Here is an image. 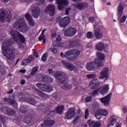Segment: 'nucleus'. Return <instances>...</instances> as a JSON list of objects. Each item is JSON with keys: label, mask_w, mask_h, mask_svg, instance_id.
I'll list each match as a JSON object with an SVG mask.
<instances>
[{"label": "nucleus", "mask_w": 127, "mask_h": 127, "mask_svg": "<svg viewBox=\"0 0 127 127\" xmlns=\"http://www.w3.org/2000/svg\"><path fill=\"white\" fill-rule=\"evenodd\" d=\"M14 28L18 29L21 32H27L30 28L27 26L25 20L22 18L18 19L13 24Z\"/></svg>", "instance_id": "f257e3e1"}, {"label": "nucleus", "mask_w": 127, "mask_h": 127, "mask_svg": "<svg viewBox=\"0 0 127 127\" xmlns=\"http://www.w3.org/2000/svg\"><path fill=\"white\" fill-rule=\"evenodd\" d=\"M104 66V62L100 61L99 60H96L95 61H91L88 63L86 64V69L88 71H91V70H95L98 67H103Z\"/></svg>", "instance_id": "f03ea898"}, {"label": "nucleus", "mask_w": 127, "mask_h": 127, "mask_svg": "<svg viewBox=\"0 0 127 127\" xmlns=\"http://www.w3.org/2000/svg\"><path fill=\"white\" fill-rule=\"evenodd\" d=\"M13 43V38L6 39L2 43V52L10 51V46Z\"/></svg>", "instance_id": "7ed1b4c3"}, {"label": "nucleus", "mask_w": 127, "mask_h": 127, "mask_svg": "<svg viewBox=\"0 0 127 127\" xmlns=\"http://www.w3.org/2000/svg\"><path fill=\"white\" fill-rule=\"evenodd\" d=\"M10 33L11 36L13 37V40L14 39V41H16V42L18 41V39H20V41L23 43H24L25 41V39L24 37L20 33H19V32H17V31L12 30Z\"/></svg>", "instance_id": "20e7f679"}, {"label": "nucleus", "mask_w": 127, "mask_h": 127, "mask_svg": "<svg viewBox=\"0 0 127 127\" xmlns=\"http://www.w3.org/2000/svg\"><path fill=\"white\" fill-rule=\"evenodd\" d=\"M55 77L56 80L62 84L67 81V75H66V73L61 71L58 72L56 75H55Z\"/></svg>", "instance_id": "39448f33"}, {"label": "nucleus", "mask_w": 127, "mask_h": 127, "mask_svg": "<svg viewBox=\"0 0 127 127\" xmlns=\"http://www.w3.org/2000/svg\"><path fill=\"white\" fill-rule=\"evenodd\" d=\"M7 17V22H10L11 20V13L9 10L8 11L4 12V11H2L0 13V20L2 22L5 20V18Z\"/></svg>", "instance_id": "423d86ee"}, {"label": "nucleus", "mask_w": 127, "mask_h": 127, "mask_svg": "<svg viewBox=\"0 0 127 127\" xmlns=\"http://www.w3.org/2000/svg\"><path fill=\"white\" fill-rule=\"evenodd\" d=\"M62 63L63 66L69 71H75V72L78 71V68L70 63L66 62L65 61L62 60Z\"/></svg>", "instance_id": "0eeeda50"}, {"label": "nucleus", "mask_w": 127, "mask_h": 127, "mask_svg": "<svg viewBox=\"0 0 127 127\" xmlns=\"http://www.w3.org/2000/svg\"><path fill=\"white\" fill-rule=\"evenodd\" d=\"M4 56H6L7 59L10 61H13L15 59V55L13 52V50H10V51H4L2 52Z\"/></svg>", "instance_id": "6e6552de"}, {"label": "nucleus", "mask_w": 127, "mask_h": 127, "mask_svg": "<svg viewBox=\"0 0 127 127\" xmlns=\"http://www.w3.org/2000/svg\"><path fill=\"white\" fill-rule=\"evenodd\" d=\"M32 15L35 18H38V16L40 15L41 9L38 6L33 5L31 7Z\"/></svg>", "instance_id": "1a4fd4ad"}, {"label": "nucleus", "mask_w": 127, "mask_h": 127, "mask_svg": "<svg viewBox=\"0 0 127 127\" xmlns=\"http://www.w3.org/2000/svg\"><path fill=\"white\" fill-rule=\"evenodd\" d=\"M112 95H113V93L111 92L107 96L102 98H100V102H101L102 104H104V106H105V107H108V106L110 105V101H111Z\"/></svg>", "instance_id": "9d476101"}, {"label": "nucleus", "mask_w": 127, "mask_h": 127, "mask_svg": "<svg viewBox=\"0 0 127 127\" xmlns=\"http://www.w3.org/2000/svg\"><path fill=\"white\" fill-rule=\"evenodd\" d=\"M0 110H2V112L4 111V113L7 116H14L16 114L15 110L11 108L3 107L0 108Z\"/></svg>", "instance_id": "9b49d317"}, {"label": "nucleus", "mask_w": 127, "mask_h": 127, "mask_svg": "<svg viewBox=\"0 0 127 127\" xmlns=\"http://www.w3.org/2000/svg\"><path fill=\"white\" fill-rule=\"evenodd\" d=\"M70 23V18L66 16L62 18L60 21V26L61 27H66Z\"/></svg>", "instance_id": "f8f14e48"}, {"label": "nucleus", "mask_w": 127, "mask_h": 127, "mask_svg": "<svg viewBox=\"0 0 127 127\" xmlns=\"http://www.w3.org/2000/svg\"><path fill=\"white\" fill-rule=\"evenodd\" d=\"M109 77V68L105 67L101 70V71L100 72V75L99 76V78L100 79H104L106 78V79H108Z\"/></svg>", "instance_id": "ddd939ff"}, {"label": "nucleus", "mask_w": 127, "mask_h": 127, "mask_svg": "<svg viewBox=\"0 0 127 127\" xmlns=\"http://www.w3.org/2000/svg\"><path fill=\"white\" fill-rule=\"evenodd\" d=\"M74 7L77 9H79V10H83L89 7V4L87 2H80L74 4Z\"/></svg>", "instance_id": "4468645a"}, {"label": "nucleus", "mask_w": 127, "mask_h": 127, "mask_svg": "<svg viewBox=\"0 0 127 127\" xmlns=\"http://www.w3.org/2000/svg\"><path fill=\"white\" fill-rule=\"evenodd\" d=\"M108 110L104 109H99L95 113V117L97 119V120H100V118H98V116H104V117H106L108 116Z\"/></svg>", "instance_id": "2eb2a0df"}, {"label": "nucleus", "mask_w": 127, "mask_h": 127, "mask_svg": "<svg viewBox=\"0 0 127 127\" xmlns=\"http://www.w3.org/2000/svg\"><path fill=\"white\" fill-rule=\"evenodd\" d=\"M45 11L50 12V16H53L55 14V6L52 4H49L46 7Z\"/></svg>", "instance_id": "dca6fc26"}, {"label": "nucleus", "mask_w": 127, "mask_h": 127, "mask_svg": "<svg viewBox=\"0 0 127 127\" xmlns=\"http://www.w3.org/2000/svg\"><path fill=\"white\" fill-rule=\"evenodd\" d=\"M75 114H76L75 112V108H70L66 112L65 119H72V118L74 117V116H75Z\"/></svg>", "instance_id": "f3484780"}, {"label": "nucleus", "mask_w": 127, "mask_h": 127, "mask_svg": "<svg viewBox=\"0 0 127 127\" xmlns=\"http://www.w3.org/2000/svg\"><path fill=\"white\" fill-rule=\"evenodd\" d=\"M58 9L60 10H63L65 5H68V0H58Z\"/></svg>", "instance_id": "a211bd4d"}, {"label": "nucleus", "mask_w": 127, "mask_h": 127, "mask_svg": "<svg viewBox=\"0 0 127 127\" xmlns=\"http://www.w3.org/2000/svg\"><path fill=\"white\" fill-rule=\"evenodd\" d=\"M76 32L77 30L75 28L70 27L65 31L64 35L66 36H74V35L76 34Z\"/></svg>", "instance_id": "6ab92c4d"}, {"label": "nucleus", "mask_w": 127, "mask_h": 127, "mask_svg": "<svg viewBox=\"0 0 127 127\" xmlns=\"http://www.w3.org/2000/svg\"><path fill=\"white\" fill-rule=\"evenodd\" d=\"M89 127H101L102 124L101 121H94L92 120H88L87 122Z\"/></svg>", "instance_id": "aec40b11"}, {"label": "nucleus", "mask_w": 127, "mask_h": 127, "mask_svg": "<svg viewBox=\"0 0 127 127\" xmlns=\"http://www.w3.org/2000/svg\"><path fill=\"white\" fill-rule=\"evenodd\" d=\"M100 81L98 79H94L91 81L89 85H91V89L95 90V89H97L100 86Z\"/></svg>", "instance_id": "412c9836"}, {"label": "nucleus", "mask_w": 127, "mask_h": 127, "mask_svg": "<svg viewBox=\"0 0 127 127\" xmlns=\"http://www.w3.org/2000/svg\"><path fill=\"white\" fill-rule=\"evenodd\" d=\"M94 36L97 39H100L103 37V33L101 32V29L96 27V25L94 26Z\"/></svg>", "instance_id": "4be33fe9"}, {"label": "nucleus", "mask_w": 127, "mask_h": 127, "mask_svg": "<svg viewBox=\"0 0 127 127\" xmlns=\"http://www.w3.org/2000/svg\"><path fill=\"white\" fill-rule=\"evenodd\" d=\"M42 81L47 83H52L53 78H51L49 75L43 74L42 75Z\"/></svg>", "instance_id": "5701e85b"}, {"label": "nucleus", "mask_w": 127, "mask_h": 127, "mask_svg": "<svg viewBox=\"0 0 127 127\" xmlns=\"http://www.w3.org/2000/svg\"><path fill=\"white\" fill-rule=\"evenodd\" d=\"M95 47L96 49L98 51H104L105 50V45L102 42H98L96 44Z\"/></svg>", "instance_id": "b1692460"}, {"label": "nucleus", "mask_w": 127, "mask_h": 127, "mask_svg": "<svg viewBox=\"0 0 127 127\" xmlns=\"http://www.w3.org/2000/svg\"><path fill=\"white\" fill-rule=\"evenodd\" d=\"M109 85L108 84L104 85L102 87L101 90L100 91V93L103 96H104V95H106V94H107V93L109 92Z\"/></svg>", "instance_id": "393cba45"}, {"label": "nucleus", "mask_w": 127, "mask_h": 127, "mask_svg": "<svg viewBox=\"0 0 127 127\" xmlns=\"http://www.w3.org/2000/svg\"><path fill=\"white\" fill-rule=\"evenodd\" d=\"M70 52V53L72 55V56H73V58H77L79 55H80L81 52L79 51L78 49H73L69 50Z\"/></svg>", "instance_id": "a878e982"}, {"label": "nucleus", "mask_w": 127, "mask_h": 127, "mask_svg": "<svg viewBox=\"0 0 127 127\" xmlns=\"http://www.w3.org/2000/svg\"><path fill=\"white\" fill-rule=\"evenodd\" d=\"M24 120L26 124L28 125L31 124V122H33V118L30 115H25L24 117Z\"/></svg>", "instance_id": "bb28decb"}, {"label": "nucleus", "mask_w": 127, "mask_h": 127, "mask_svg": "<svg viewBox=\"0 0 127 127\" xmlns=\"http://www.w3.org/2000/svg\"><path fill=\"white\" fill-rule=\"evenodd\" d=\"M117 10L118 11V15L119 16V18H121L123 15V11H124V6H123L122 4L120 3L117 8Z\"/></svg>", "instance_id": "cd10ccee"}, {"label": "nucleus", "mask_w": 127, "mask_h": 127, "mask_svg": "<svg viewBox=\"0 0 127 127\" xmlns=\"http://www.w3.org/2000/svg\"><path fill=\"white\" fill-rule=\"evenodd\" d=\"M61 88L64 89V90H70L72 88V85L67 83V81H65L62 84Z\"/></svg>", "instance_id": "c85d7f7f"}, {"label": "nucleus", "mask_w": 127, "mask_h": 127, "mask_svg": "<svg viewBox=\"0 0 127 127\" xmlns=\"http://www.w3.org/2000/svg\"><path fill=\"white\" fill-rule=\"evenodd\" d=\"M71 55H72L71 53L70 52V51H68L66 52V59L68 61H73L74 60V57Z\"/></svg>", "instance_id": "c756f323"}, {"label": "nucleus", "mask_w": 127, "mask_h": 127, "mask_svg": "<svg viewBox=\"0 0 127 127\" xmlns=\"http://www.w3.org/2000/svg\"><path fill=\"white\" fill-rule=\"evenodd\" d=\"M54 124H55V121L50 118L45 121V125L48 126V127H52Z\"/></svg>", "instance_id": "7c9ffc66"}, {"label": "nucleus", "mask_w": 127, "mask_h": 127, "mask_svg": "<svg viewBox=\"0 0 127 127\" xmlns=\"http://www.w3.org/2000/svg\"><path fill=\"white\" fill-rule=\"evenodd\" d=\"M109 120L110 121L107 127H113V126H114V125L116 124V122H117V119L114 117H111Z\"/></svg>", "instance_id": "2f4dec72"}, {"label": "nucleus", "mask_w": 127, "mask_h": 127, "mask_svg": "<svg viewBox=\"0 0 127 127\" xmlns=\"http://www.w3.org/2000/svg\"><path fill=\"white\" fill-rule=\"evenodd\" d=\"M32 61V57H30L28 59L24 60L21 63L22 66H26L28 63H30Z\"/></svg>", "instance_id": "473e14b6"}, {"label": "nucleus", "mask_w": 127, "mask_h": 127, "mask_svg": "<svg viewBox=\"0 0 127 127\" xmlns=\"http://www.w3.org/2000/svg\"><path fill=\"white\" fill-rule=\"evenodd\" d=\"M53 91V87L50 85H46L45 86V89L44 92H48L50 93V92H52Z\"/></svg>", "instance_id": "72a5a7b5"}, {"label": "nucleus", "mask_w": 127, "mask_h": 127, "mask_svg": "<svg viewBox=\"0 0 127 127\" xmlns=\"http://www.w3.org/2000/svg\"><path fill=\"white\" fill-rule=\"evenodd\" d=\"M27 111H28V107L26 106H22L20 108V112L22 114H25V113H27Z\"/></svg>", "instance_id": "f704fd0d"}, {"label": "nucleus", "mask_w": 127, "mask_h": 127, "mask_svg": "<svg viewBox=\"0 0 127 127\" xmlns=\"http://www.w3.org/2000/svg\"><path fill=\"white\" fill-rule=\"evenodd\" d=\"M96 56L97 58H98V60L101 61V60H104L105 59V55H104L102 53L97 52L96 54Z\"/></svg>", "instance_id": "c9c22d12"}, {"label": "nucleus", "mask_w": 127, "mask_h": 127, "mask_svg": "<svg viewBox=\"0 0 127 127\" xmlns=\"http://www.w3.org/2000/svg\"><path fill=\"white\" fill-rule=\"evenodd\" d=\"M27 102L29 103L30 105H32L33 106H35V104H36V100L33 98H28L27 100Z\"/></svg>", "instance_id": "e433bc0d"}, {"label": "nucleus", "mask_w": 127, "mask_h": 127, "mask_svg": "<svg viewBox=\"0 0 127 127\" xmlns=\"http://www.w3.org/2000/svg\"><path fill=\"white\" fill-rule=\"evenodd\" d=\"M63 110H64V106H60L57 108L56 113L59 115H61L63 113Z\"/></svg>", "instance_id": "4c0bfd02"}, {"label": "nucleus", "mask_w": 127, "mask_h": 127, "mask_svg": "<svg viewBox=\"0 0 127 127\" xmlns=\"http://www.w3.org/2000/svg\"><path fill=\"white\" fill-rule=\"evenodd\" d=\"M46 84H43L42 83L39 82L37 83L36 86L39 88V89H40L42 91H44L45 89V86Z\"/></svg>", "instance_id": "58836bf2"}, {"label": "nucleus", "mask_w": 127, "mask_h": 127, "mask_svg": "<svg viewBox=\"0 0 127 127\" xmlns=\"http://www.w3.org/2000/svg\"><path fill=\"white\" fill-rule=\"evenodd\" d=\"M38 109H39L40 111H45V110H46V105L41 103L39 106H38Z\"/></svg>", "instance_id": "ea45409f"}, {"label": "nucleus", "mask_w": 127, "mask_h": 127, "mask_svg": "<svg viewBox=\"0 0 127 127\" xmlns=\"http://www.w3.org/2000/svg\"><path fill=\"white\" fill-rule=\"evenodd\" d=\"M80 118H81V115H77L75 118L74 119V120L72 121V123L73 125H77L78 124V121L80 120Z\"/></svg>", "instance_id": "a19ab883"}, {"label": "nucleus", "mask_w": 127, "mask_h": 127, "mask_svg": "<svg viewBox=\"0 0 127 127\" xmlns=\"http://www.w3.org/2000/svg\"><path fill=\"white\" fill-rule=\"evenodd\" d=\"M99 91H100V89H97L94 90L92 92L90 93L91 96H92V97H95V96H97Z\"/></svg>", "instance_id": "79ce46f5"}, {"label": "nucleus", "mask_w": 127, "mask_h": 127, "mask_svg": "<svg viewBox=\"0 0 127 127\" xmlns=\"http://www.w3.org/2000/svg\"><path fill=\"white\" fill-rule=\"evenodd\" d=\"M5 102H8L9 104H10V105H14V103H15V101L12 99H9L7 98H5L4 99Z\"/></svg>", "instance_id": "37998d69"}, {"label": "nucleus", "mask_w": 127, "mask_h": 127, "mask_svg": "<svg viewBox=\"0 0 127 127\" xmlns=\"http://www.w3.org/2000/svg\"><path fill=\"white\" fill-rule=\"evenodd\" d=\"M25 16L27 19V20H28V21H29V20L32 19V16L30 15V14L27 13L25 14Z\"/></svg>", "instance_id": "c03bdc74"}, {"label": "nucleus", "mask_w": 127, "mask_h": 127, "mask_svg": "<svg viewBox=\"0 0 127 127\" xmlns=\"http://www.w3.org/2000/svg\"><path fill=\"white\" fill-rule=\"evenodd\" d=\"M0 120L2 122V123H5V122L7 121V118L0 114Z\"/></svg>", "instance_id": "a18cd8bd"}, {"label": "nucleus", "mask_w": 127, "mask_h": 127, "mask_svg": "<svg viewBox=\"0 0 127 127\" xmlns=\"http://www.w3.org/2000/svg\"><path fill=\"white\" fill-rule=\"evenodd\" d=\"M69 47L68 48H71V47H74L75 46V41H70L68 44Z\"/></svg>", "instance_id": "49530a36"}, {"label": "nucleus", "mask_w": 127, "mask_h": 127, "mask_svg": "<svg viewBox=\"0 0 127 127\" xmlns=\"http://www.w3.org/2000/svg\"><path fill=\"white\" fill-rule=\"evenodd\" d=\"M38 70V67L35 66L32 69V71L31 72V75H35L36 73V72H37V70Z\"/></svg>", "instance_id": "de8ad7c7"}, {"label": "nucleus", "mask_w": 127, "mask_h": 127, "mask_svg": "<svg viewBox=\"0 0 127 127\" xmlns=\"http://www.w3.org/2000/svg\"><path fill=\"white\" fill-rule=\"evenodd\" d=\"M87 37L89 39L93 38V37H94V35L93 34V33H92L91 32H88L87 33Z\"/></svg>", "instance_id": "09e8293b"}, {"label": "nucleus", "mask_w": 127, "mask_h": 127, "mask_svg": "<svg viewBox=\"0 0 127 127\" xmlns=\"http://www.w3.org/2000/svg\"><path fill=\"white\" fill-rule=\"evenodd\" d=\"M88 117H89V109L86 108L85 111V115H84L85 120H87V119H88Z\"/></svg>", "instance_id": "8fccbe9b"}, {"label": "nucleus", "mask_w": 127, "mask_h": 127, "mask_svg": "<svg viewBox=\"0 0 127 127\" xmlns=\"http://www.w3.org/2000/svg\"><path fill=\"white\" fill-rule=\"evenodd\" d=\"M47 53H45L42 57V60L43 62H45L47 59Z\"/></svg>", "instance_id": "3c124183"}, {"label": "nucleus", "mask_w": 127, "mask_h": 127, "mask_svg": "<svg viewBox=\"0 0 127 127\" xmlns=\"http://www.w3.org/2000/svg\"><path fill=\"white\" fill-rule=\"evenodd\" d=\"M86 77L88 78V79H93V78H96L97 75L95 74H87Z\"/></svg>", "instance_id": "603ef678"}, {"label": "nucleus", "mask_w": 127, "mask_h": 127, "mask_svg": "<svg viewBox=\"0 0 127 127\" xmlns=\"http://www.w3.org/2000/svg\"><path fill=\"white\" fill-rule=\"evenodd\" d=\"M85 102L86 103H89L92 101V96H87L85 98Z\"/></svg>", "instance_id": "864d4df0"}, {"label": "nucleus", "mask_w": 127, "mask_h": 127, "mask_svg": "<svg viewBox=\"0 0 127 127\" xmlns=\"http://www.w3.org/2000/svg\"><path fill=\"white\" fill-rule=\"evenodd\" d=\"M24 42H25V41L24 42V43L21 41V42H19L18 43V46L19 47V48L22 50L24 48L23 45L22 44V43H24Z\"/></svg>", "instance_id": "5fc2aeb1"}, {"label": "nucleus", "mask_w": 127, "mask_h": 127, "mask_svg": "<svg viewBox=\"0 0 127 127\" xmlns=\"http://www.w3.org/2000/svg\"><path fill=\"white\" fill-rule=\"evenodd\" d=\"M50 51H52L53 53H57V49L55 48H50L49 49Z\"/></svg>", "instance_id": "6e6d98bb"}, {"label": "nucleus", "mask_w": 127, "mask_h": 127, "mask_svg": "<svg viewBox=\"0 0 127 127\" xmlns=\"http://www.w3.org/2000/svg\"><path fill=\"white\" fill-rule=\"evenodd\" d=\"M28 21L30 25H31V26H34V25H35V23H34V20H33V19H31Z\"/></svg>", "instance_id": "4d7b16f0"}, {"label": "nucleus", "mask_w": 127, "mask_h": 127, "mask_svg": "<svg viewBox=\"0 0 127 127\" xmlns=\"http://www.w3.org/2000/svg\"><path fill=\"white\" fill-rule=\"evenodd\" d=\"M126 19H127V16H123L122 18L120 19V23H123L126 21Z\"/></svg>", "instance_id": "13d9d810"}, {"label": "nucleus", "mask_w": 127, "mask_h": 127, "mask_svg": "<svg viewBox=\"0 0 127 127\" xmlns=\"http://www.w3.org/2000/svg\"><path fill=\"white\" fill-rule=\"evenodd\" d=\"M37 92H38V95H39V96H40V97H41V98H43V97H44V93L38 90H37Z\"/></svg>", "instance_id": "bf43d9fd"}, {"label": "nucleus", "mask_w": 127, "mask_h": 127, "mask_svg": "<svg viewBox=\"0 0 127 127\" xmlns=\"http://www.w3.org/2000/svg\"><path fill=\"white\" fill-rule=\"evenodd\" d=\"M52 44L54 47H58V44H59V42H58V41H55Z\"/></svg>", "instance_id": "052dcab7"}, {"label": "nucleus", "mask_w": 127, "mask_h": 127, "mask_svg": "<svg viewBox=\"0 0 127 127\" xmlns=\"http://www.w3.org/2000/svg\"><path fill=\"white\" fill-rule=\"evenodd\" d=\"M40 3H37L38 5H41V4H44L45 3V0H39Z\"/></svg>", "instance_id": "680f3d73"}, {"label": "nucleus", "mask_w": 127, "mask_h": 127, "mask_svg": "<svg viewBox=\"0 0 127 127\" xmlns=\"http://www.w3.org/2000/svg\"><path fill=\"white\" fill-rule=\"evenodd\" d=\"M44 38H45V35H41V36H40L39 39L40 41L43 40L44 39Z\"/></svg>", "instance_id": "e2e57ef3"}, {"label": "nucleus", "mask_w": 127, "mask_h": 127, "mask_svg": "<svg viewBox=\"0 0 127 127\" xmlns=\"http://www.w3.org/2000/svg\"><path fill=\"white\" fill-rule=\"evenodd\" d=\"M64 43H59V44L58 45V47L60 48V47H64Z\"/></svg>", "instance_id": "0e129e2a"}, {"label": "nucleus", "mask_w": 127, "mask_h": 127, "mask_svg": "<svg viewBox=\"0 0 127 127\" xmlns=\"http://www.w3.org/2000/svg\"><path fill=\"white\" fill-rule=\"evenodd\" d=\"M62 39V38H61V36H60L59 35L57 36V37H56L57 41H58V42L61 41Z\"/></svg>", "instance_id": "69168bd1"}, {"label": "nucleus", "mask_w": 127, "mask_h": 127, "mask_svg": "<svg viewBox=\"0 0 127 127\" xmlns=\"http://www.w3.org/2000/svg\"><path fill=\"white\" fill-rule=\"evenodd\" d=\"M60 56L61 57H65L66 58V52L64 53V54L63 52L61 53Z\"/></svg>", "instance_id": "338daca9"}, {"label": "nucleus", "mask_w": 127, "mask_h": 127, "mask_svg": "<svg viewBox=\"0 0 127 127\" xmlns=\"http://www.w3.org/2000/svg\"><path fill=\"white\" fill-rule=\"evenodd\" d=\"M22 95H23V93L22 92H19L17 93V96H18L19 97L22 96Z\"/></svg>", "instance_id": "774afa93"}]
</instances>
